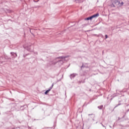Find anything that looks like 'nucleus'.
Returning <instances> with one entry per match:
<instances>
[{
    "label": "nucleus",
    "mask_w": 129,
    "mask_h": 129,
    "mask_svg": "<svg viewBox=\"0 0 129 129\" xmlns=\"http://www.w3.org/2000/svg\"><path fill=\"white\" fill-rule=\"evenodd\" d=\"M51 89H52V88L49 89L48 90H46L45 92V94H48V93L51 91Z\"/></svg>",
    "instance_id": "obj_3"
},
{
    "label": "nucleus",
    "mask_w": 129,
    "mask_h": 129,
    "mask_svg": "<svg viewBox=\"0 0 129 129\" xmlns=\"http://www.w3.org/2000/svg\"><path fill=\"white\" fill-rule=\"evenodd\" d=\"M115 3H117V4H118V5H120V7H122L123 6V3L122 2L121 3L118 1H115Z\"/></svg>",
    "instance_id": "obj_2"
},
{
    "label": "nucleus",
    "mask_w": 129,
    "mask_h": 129,
    "mask_svg": "<svg viewBox=\"0 0 129 129\" xmlns=\"http://www.w3.org/2000/svg\"><path fill=\"white\" fill-rule=\"evenodd\" d=\"M99 16V14L98 13L95 14L90 17H88L87 18V21H89V20H91L92 19H93V18H97V17Z\"/></svg>",
    "instance_id": "obj_1"
},
{
    "label": "nucleus",
    "mask_w": 129,
    "mask_h": 129,
    "mask_svg": "<svg viewBox=\"0 0 129 129\" xmlns=\"http://www.w3.org/2000/svg\"><path fill=\"white\" fill-rule=\"evenodd\" d=\"M111 7H113L114 8V7H115V6H114V5L112 4Z\"/></svg>",
    "instance_id": "obj_6"
},
{
    "label": "nucleus",
    "mask_w": 129,
    "mask_h": 129,
    "mask_svg": "<svg viewBox=\"0 0 129 129\" xmlns=\"http://www.w3.org/2000/svg\"><path fill=\"white\" fill-rule=\"evenodd\" d=\"M107 38H108V36H107V35H105V39H107Z\"/></svg>",
    "instance_id": "obj_5"
},
{
    "label": "nucleus",
    "mask_w": 129,
    "mask_h": 129,
    "mask_svg": "<svg viewBox=\"0 0 129 129\" xmlns=\"http://www.w3.org/2000/svg\"><path fill=\"white\" fill-rule=\"evenodd\" d=\"M60 58H61V59H63V57L62 56L60 57Z\"/></svg>",
    "instance_id": "obj_8"
},
{
    "label": "nucleus",
    "mask_w": 129,
    "mask_h": 129,
    "mask_svg": "<svg viewBox=\"0 0 129 129\" xmlns=\"http://www.w3.org/2000/svg\"><path fill=\"white\" fill-rule=\"evenodd\" d=\"M102 107H103V105H101V106H99L98 107V108H99V109H101Z\"/></svg>",
    "instance_id": "obj_4"
},
{
    "label": "nucleus",
    "mask_w": 129,
    "mask_h": 129,
    "mask_svg": "<svg viewBox=\"0 0 129 129\" xmlns=\"http://www.w3.org/2000/svg\"><path fill=\"white\" fill-rule=\"evenodd\" d=\"M102 126H103V127H105V126H104L103 124H102Z\"/></svg>",
    "instance_id": "obj_7"
}]
</instances>
